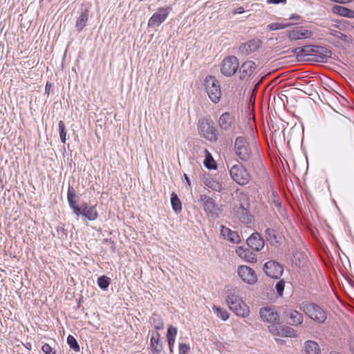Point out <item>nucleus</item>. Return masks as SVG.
Here are the masks:
<instances>
[{"mask_svg": "<svg viewBox=\"0 0 354 354\" xmlns=\"http://www.w3.org/2000/svg\"><path fill=\"white\" fill-rule=\"evenodd\" d=\"M235 154L242 161H249L259 155L257 142L254 136H238L234 141Z\"/></svg>", "mask_w": 354, "mask_h": 354, "instance_id": "1", "label": "nucleus"}, {"mask_svg": "<svg viewBox=\"0 0 354 354\" xmlns=\"http://www.w3.org/2000/svg\"><path fill=\"white\" fill-rule=\"evenodd\" d=\"M301 310L310 319L319 324H324L327 319L326 312L316 304H303Z\"/></svg>", "mask_w": 354, "mask_h": 354, "instance_id": "2", "label": "nucleus"}, {"mask_svg": "<svg viewBox=\"0 0 354 354\" xmlns=\"http://www.w3.org/2000/svg\"><path fill=\"white\" fill-rule=\"evenodd\" d=\"M206 92L214 103L219 102L221 96V91L219 82L214 76L208 75L205 80Z\"/></svg>", "mask_w": 354, "mask_h": 354, "instance_id": "3", "label": "nucleus"}, {"mask_svg": "<svg viewBox=\"0 0 354 354\" xmlns=\"http://www.w3.org/2000/svg\"><path fill=\"white\" fill-rule=\"evenodd\" d=\"M199 132L206 140L215 142L217 140L216 129L214 127L212 120L209 118H204L198 122Z\"/></svg>", "mask_w": 354, "mask_h": 354, "instance_id": "4", "label": "nucleus"}, {"mask_svg": "<svg viewBox=\"0 0 354 354\" xmlns=\"http://www.w3.org/2000/svg\"><path fill=\"white\" fill-rule=\"evenodd\" d=\"M230 174L232 178L241 185H246L250 179L249 173L241 165H233L230 170Z\"/></svg>", "mask_w": 354, "mask_h": 354, "instance_id": "5", "label": "nucleus"}, {"mask_svg": "<svg viewBox=\"0 0 354 354\" xmlns=\"http://www.w3.org/2000/svg\"><path fill=\"white\" fill-rule=\"evenodd\" d=\"M239 67V62L235 56H228L222 61L221 73L227 77L232 76Z\"/></svg>", "mask_w": 354, "mask_h": 354, "instance_id": "6", "label": "nucleus"}, {"mask_svg": "<svg viewBox=\"0 0 354 354\" xmlns=\"http://www.w3.org/2000/svg\"><path fill=\"white\" fill-rule=\"evenodd\" d=\"M169 7H162L158 9L153 14L151 18L148 21L149 27H156L159 26L163 23L167 18L170 12Z\"/></svg>", "mask_w": 354, "mask_h": 354, "instance_id": "7", "label": "nucleus"}, {"mask_svg": "<svg viewBox=\"0 0 354 354\" xmlns=\"http://www.w3.org/2000/svg\"><path fill=\"white\" fill-rule=\"evenodd\" d=\"M313 35V31L306 29L304 26L295 27L288 32V38L290 41L310 39Z\"/></svg>", "mask_w": 354, "mask_h": 354, "instance_id": "8", "label": "nucleus"}, {"mask_svg": "<svg viewBox=\"0 0 354 354\" xmlns=\"http://www.w3.org/2000/svg\"><path fill=\"white\" fill-rule=\"evenodd\" d=\"M263 271L270 277L279 279L283 274V266L274 261H269L263 265Z\"/></svg>", "mask_w": 354, "mask_h": 354, "instance_id": "9", "label": "nucleus"}, {"mask_svg": "<svg viewBox=\"0 0 354 354\" xmlns=\"http://www.w3.org/2000/svg\"><path fill=\"white\" fill-rule=\"evenodd\" d=\"M233 209L236 217L240 221V222L245 225H250L252 223L253 216L250 214V211L242 204L240 203L239 205H235Z\"/></svg>", "mask_w": 354, "mask_h": 354, "instance_id": "10", "label": "nucleus"}, {"mask_svg": "<svg viewBox=\"0 0 354 354\" xmlns=\"http://www.w3.org/2000/svg\"><path fill=\"white\" fill-rule=\"evenodd\" d=\"M261 41L259 39H252L248 42L241 44L239 48L238 53L241 55H248L257 51L261 46Z\"/></svg>", "mask_w": 354, "mask_h": 354, "instance_id": "11", "label": "nucleus"}, {"mask_svg": "<svg viewBox=\"0 0 354 354\" xmlns=\"http://www.w3.org/2000/svg\"><path fill=\"white\" fill-rule=\"evenodd\" d=\"M261 319L268 323L279 324V316L277 312L272 307H263L260 309Z\"/></svg>", "mask_w": 354, "mask_h": 354, "instance_id": "12", "label": "nucleus"}, {"mask_svg": "<svg viewBox=\"0 0 354 354\" xmlns=\"http://www.w3.org/2000/svg\"><path fill=\"white\" fill-rule=\"evenodd\" d=\"M238 274L240 278L249 284H254L257 281L255 272L247 266H241L238 268Z\"/></svg>", "mask_w": 354, "mask_h": 354, "instance_id": "13", "label": "nucleus"}, {"mask_svg": "<svg viewBox=\"0 0 354 354\" xmlns=\"http://www.w3.org/2000/svg\"><path fill=\"white\" fill-rule=\"evenodd\" d=\"M76 194L74 189L69 186L67 192V200L68 202L69 207L73 210V213L79 217L80 215L83 216L84 208L83 203L79 207L75 201Z\"/></svg>", "mask_w": 354, "mask_h": 354, "instance_id": "14", "label": "nucleus"}, {"mask_svg": "<svg viewBox=\"0 0 354 354\" xmlns=\"http://www.w3.org/2000/svg\"><path fill=\"white\" fill-rule=\"evenodd\" d=\"M218 123L222 130L231 131L235 124V117L229 112H225L220 116Z\"/></svg>", "mask_w": 354, "mask_h": 354, "instance_id": "15", "label": "nucleus"}, {"mask_svg": "<svg viewBox=\"0 0 354 354\" xmlns=\"http://www.w3.org/2000/svg\"><path fill=\"white\" fill-rule=\"evenodd\" d=\"M199 201L202 203V206L206 213L212 215L217 214L218 208L212 198L202 194L200 196Z\"/></svg>", "mask_w": 354, "mask_h": 354, "instance_id": "16", "label": "nucleus"}, {"mask_svg": "<svg viewBox=\"0 0 354 354\" xmlns=\"http://www.w3.org/2000/svg\"><path fill=\"white\" fill-rule=\"evenodd\" d=\"M247 244L251 249L260 251L264 247L265 242L259 233L254 232L247 239Z\"/></svg>", "mask_w": 354, "mask_h": 354, "instance_id": "17", "label": "nucleus"}, {"mask_svg": "<svg viewBox=\"0 0 354 354\" xmlns=\"http://www.w3.org/2000/svg\"><path fill=\"white\" fill-rule=\"evenodd\" d=\"M241 300L242 299L239 296V290L237 288H232L227 290L226 302L230 310Z\"/></svg>", "mask_w": 354, "mask_h": 354, "instance_id": "18", "label": "nucleus"}, {"mask_svg": "<svg viewBox=\"0 0 354 354\" xmlns=\"http://www.w3.org/2000/svg\"><path fill=\"white\" fill-rule=\"evenodd\" d=\"M257 65L252 61H246L242 64L239 68V78L244 80L246 77L250 76L254 70L256 69Z\"/></svg>", "mask_w": 354, "mask_h": 354, "instance_id": "19", "label": "nucleus"}, {"mask_svg": "<svg viewBox=\"0 0 354 354\" xmlns=\"http://www.w3.org/2000/svg\"><path fill=\"white\" fill-rule=\"evenodd\" d=\"M221 234L225 239L232 243L238 244L241 242V238L236 232L232 231L223 225L221 226Z\"/></svg>", "mask_w": 354, "mask_h": 354, "instance_id": "20", "label": "nucleus"}, {"mask_svg": "<svg viewBox=\"0 0 354 354\" xmlns=\"http://www.w3.org/2000/svg\"><path fill=\"white\" fill-rule=\"evenodd\" d=\"M236 252L239 257L248 262L253 263L257 261L256 254L248 248L241 246L238 247L236 250Z\"/></svg>", "mask_w": 354, "mask_h": 354, "instance_id": "21", "label": "nucleus"}, {"mask_svg": "<svg viewBox=\"0 0 354 354\" xmlns=\"http://www.w3.org/2000/svg\"><path fill=\"white\" fill-rule=\"evenodd\" d=\"M237 316L241 317H248L250 315V308L248 305L241 300L237 304L234 305V307L231 310Z\"/></svg>", "mask_w": 354, "mask_h": 354, "instance_id": "22", "label": "nucleus"}, {"mask_svg": "<svg viewBox=\"0 0 354 354\" xmlns=\"http://www.w3.org/2000/svg\"><path fill=\"white\" fill-rule=\"evenodd\" d=\"M160 337V335L158 332L153 333L151 337L150 344L153 354H160L162 350V345Z\"/></svg>", "mask_w": 354, "mask_h": 354, "instance_id": "23", "label": "nucleus"}, {"mask_svg": "<svg viewBox=\"0 0 354 354\" xmlns=\"http://www.w3.org/2000/svg\"><path fill=\"white\" fill-rule=\"evenodd\" d=\"M303 348L306 354H320L321 349L317 342L307 340L304 343Z\"/></svg>", "mask_w": 354, "mask_h": 354, "instance_id": "24", "label": "nucleus"}, {"mask_svg": "<svg viewBox=\"0 0 354 354\" xmlns=\"http://www.w3.org/2000/svg\"><path fill=\"white\" fill-rule=\"evenodd\" d=\"M313 54L318 55L319 61L326 62L331 57L332 53L325 47L314 46Z\"/></svg>", "mask_w": 354, "mask_h": 354, "instance_id": "25", "label": "nucleus"}, {"mask_svg": "<svg viewBox=\"0 0 354 354\" xmlns=\"http://www.w3.org/2000/svg\"><path fill=\"white\" fill-rule=\"evenodd\" d=\"M88 9L82 10L80 17L77 19L75 23V28L80 32L86 26L88 19Z\"/></svg>", "mask_w": 354, "mask_h": 354, "instance_id": "26", "label": "nucleus"}, {"mask_svg": "<svg viewBox=\"0 0 354 354\" xmlns=\"http://www.w3.org/2000/svg\"><path fill=\"white\" fill-rule=\"evenodd\" d=\"M287 316L290 319L289 324L292 326H299L302 324L304 320L303 315L297 310H290Z\"/></svg>", "mask_w": 354, "mask_h": 354, "instance_id": "27", "label": "nucleus"}, {"mask_svg": "<svg viewBox=\"0 0 354 354\" xmlns=\"http://www.w3.org/2000/svg\"><path fill=\"white\" fill-rule=\"evenodd\" d=\"M84 213L83 216L89 221L95 220L98 214L95 206L88 207L87 203H83Z\"/></svg>", "mask_w": 354, "mask_h": 354, "instance_id": "28", "label": "nucleus"}, {"mask_svg": "<svg viewBox=\"0 0 354 354\" xmlns=\"http://www.w3.org/2000/svg\"><path fill=\"white\" fill-rule=\"evenodd\" d=\"M203 183L206 187L216 192H220L223 189L222 183L211 177L205 178Z\"/></svg>", "mask_w": 354, "mask_h": 354, "instance_id": "29", "label": "nucleus"}, {"mask_svg": "<svg viewBox=\"0 0 354 354\" xmlns=\"http://www.w3.org/2000/svg\"><path fill=\"white\" fill-rule=\"evenodd\" d=\"M332 10L333 13L338 15L348 18H354V10H352L348 8L342 6H333Z\"/></svg>", "mask_w": 354, "mask_h": 354, "instance_id": "30", "label": "nucleus"}, {"mask_svg": "<svg viewBox=\"0 0 354 354\" xmlns=\"http://www.w3.org/2000/svg\"><path fill=\"white\" fill-rule=\"evenodd\" d=\"M314 46H304L294 48L292 52L297 57H302L313 54Z\"/></svg>", "mask_w": 354, "mask_h": 354, "instance_id": "31", "label": "nucleus"}, {"mask_svg": "<svg viewBox=\"0 0 354 354\" xmlns=\"http://www.w3.org/2000/svg\"><path fill=\"white\" fill-rule=\"evenodd\" d=\"M266 236L267 240L272 245H277L279 243V237L275 230L268 228L266 230Z\"/></svg>", "mask_w": 354, "mask_h": 354, "instance_id": "32", "label": "nucleus"}, {"mask_svg": "<svg viewBox=\"0 0 354 354\" xmlns=\"http://www.w3.org/2000/svg\"><path fill=\"white\" fill-rule=\"evenodd\" d=\"M171 204L173 210L176 213H179L181 212V210H182L181 201L178 198L177 194L174 192H173L171 194Z\"/></svg>", "mask_w": 354, "mask_h": 354, "instance_id": "33", "label": "nucleus"}, {"mask_svg": "<svg viewBox=\"0 0 354 354\" xmlns=\"http://www.w3.org/2000/svg\"><path fill=\"white\" fill-rule=\"evenodd\" d=\"M151 324L157 330L163 329L164 324L161 317L158 314H153L151 318Z\"/></svg>", "mask_w": 354, "mask_h": 354, "instance_id": "34", "label": "nucleus"}, {"mask_svg": "<svg viewBox=\"0 0 354 354\" xmlns=\"http://www.w3.org/2000/svg\"><path fill=\"white\" fill-rule=\"evenodd\" d=\"M280 336L295 337H296L295 330L288 326H280Z\"/></svg>", "mask_w": 354, "mask_h": 354, "instance_id": "35", "label": "nucleus"}, {"mask_svg": "<svg viewBox=\"0 0 354 354\" xmlns=\"http://www.w3.org/2000/svg\"><path fill=\"white\" fill-rule=\"evenodd\" d=\"M206 156L204 160V165L209 169H216V164L214 160L213 159L212 155L207 150H205Z\"/></svg>", "mask_w": 354, "mask_h": 354, "instance_id": "36", "label": "nucleus"}, {"mask_svg": "<svg viewBox=\"0 0 354 354\" xmlns=\"http://www.w3.org/2000/svg\"><path fill=\"white\" fill-rule=\"evenodd\" d=\"M213 310L216 316L221 318L222 320L225 321L229 318V313L227 311L219 306H214Z\"/></svg>", "mask_w": 354, "mask_h": 354, "instance_id": "37", "label": "nucleus"}, {"mask_svg": "<svg viewBox=\"0 0 354 354\" xmlns=\"http://www.w3.org/2000/svg\"><path fill=\"white\" fill-rule=\"evenodd\" d=\"M111 279L109 277L102 275L97 279V285L102 290H106L110 284Z\"/></svg>", "mask_w": 354, "mask_h": 354, "instance_id": "38", "label": "nucleus"}, {"mask_svg": "<svg viewBox=\"0 0 354 354\" xmlns=\"http://www.w3.org/2000/svg\"><path fill=\"white\" fill-rule=\"evenodd\" d=\"M59 127V137L60 140L62 143H65L66 140V134L67 131L66 129L65 124L62 120H60L58 124Z\"/></svg>", "mask_w": 354, "mask_h": 354, "instance_id": "39", "label": "nucleus"}, {"mask_svg": "<svg viewBox=\"0 0 354 354\" xmlns=\"http://www.w3.org/2000/svg\"><path fill=\"white\" fill-rule=\"evenodd\" d=\"M67 343L70 348L75 352L80 351V346L76 339L71 335H69L67 337Z\"/></svg>", "mask_w": 354, "mask_h": 354, "instance_id": "40", "label": "nucleus"}, {"mask_svg": "<svg viewBox=\"0 0 354 354\" xmlns=\"http://www.w3.org/2000/svg\"><path fill=\"white\" fill-rule=\"evenodd\" d=\"M291 24L290 23L288 24H283V23H272L268 25V28L270 30H277L280 29L286 28L288 26H290Z\"/></svg>", "mask_w": 354, "mask_h": 354, "instance_id": "41", "label": "nucleus"}, {"mask_svg": "<svg viewBox=\"0 0 354 354\" xmlns=\"http://www.w3.org/2000/svg\"><path fill=\"white\" fill-rule=\"evenodd\" d=\"M330 34L342 41H346L347 40L348 36L337 30H330Z\"/></svg>", "mask_w": 354, "mask_h": 354, "instance_id": "42", "label": "nucleus"}, {"mask_svg": "<svg viewBox=\"0 0 354 354\" xmlns=\"http://www.w3.org/2000/svg\"><path fill=\"white\" fill-rule=\"evenodd\" d=\"M279 324H272L271 326L268 327L269 331L274 335L280 336V326Z\"/></svg>", "mask_w": 354, "mask_h": 354, "instance_id": "43", "label": "nucleus"}, {"mask_svg": "<svg viewBox=\"0 0 354 354\" xmlns=\"http://www.w3.org/2000/svg\"><path fill=\"white\" fill-rule=\"evenodd\" d=\"M177 335V328L169 326L167 329V338H176Z\"/></svg>", "mask_w": 354, "mask_h": 354, "instance_id": "44", "label": "nucleus"}, {"mask_svg": "<svg viewBox=\"0 0 354 354\" xmlns=\"http://www.w3.org/2000/svg\"><path fill=\"white\" fill-rule=\"evenodd\" d=\"M190 351V347L185 343L179 344V354H188Z\"/></svg>", "mask_w": 354, "mask_h": 354, "instance_id": "45", "label": "nucleus"}, {"mask_svg": "<svg viewBox=\"0 0 354 354\" xmlns=\"http://www.w3.org/2000/svg\"><path fill=\"white\" fill-rule=\"evenodd\" d=\"M42 351L45 354H56V351L48 344H44L41 347Z\"/></svg>", "mask_w": 354, "mask_h": 354, "instance_id": "46", "label": "nucleus"}, {"mask_svg": "<svg viewBox=\"0 0 354 354\" xmlns=\"http://www.w3.org/2000/svg\"><path fill=\"white\" fill-rule=\"evenodd\" d=\"M284 281H279L277 283L275 286L276 290L279 295L281 296L284 290Z\"/></svg>", "mask_w": 354, "mask_h": 354, "instance_id": "47", "label": "nucleus"}, {"mask_svg": "<svg viewBox=\"0 0 354 354\" xmlns=\"http://www.w3.org/2000/svg\"><path fill=\"white\" fill-rule=\"evenodd\" d=\"M57 232L58 236H59L60 238H63L64 236H66V235H67L66 230L63 227H60V226L57 227Z\"/></svg>", "mask_w": 354, "mask_h": 354, "instance_id": "48", "label": "nucleus"}, {"mask_svg": "<svg viewBox=\"0 0 354 354\" xmlns=\"http://www.w3.org/2000/svg\"><path fill=\"white\" fill-rule=\"evenodd\" d=\"M287 0H267L268 3L278 4L280 3H286Z\"/></svg>", "mask_w": 354, "mask_h": 354, "instance_id": "49", "label": "nucleus"}, {"mask_svg": "<svg viewBox=\"0 0 354 354\" xmlns=\"http://www.w3.org/2000/svg\"><path fill=\"white\" fill-rule=\"evenodd\" d=\"M167 339L169 347H174L176 338H167Z\"/></svg>", "mask_w": 354, "mask_h": 354, "instance_id": "50", "label": "nucleus"}, {"mask_svg": "<svg viewBox=\"0 0 354 354\" xmlns=\"http://www.w3.org/2000/svg\"><path fill=\"white\" fill-rule=\"evenodd\" d=\"M244 12V10H243V8L242 7H239L236 9H235L233 12L234 14H241Z\"/></svg>", "mask_w": 354, "mask_h": 354, "instance_id": "51", "label": "nucleus"}, {"mask_svg": "<svg viewBox=\"0 0 354 354\" xmlns=\"http://www.w3.org/2000/svg\"><path fill=\"white\" fill-rule=\"evenodd\" d=\"M184 178L186 180L187 185L189 186H190L191 185V182H190L189 178L188 177V176L186 174H184Z\"/></svg>", "mask_w": 354, "mask_h": 354, "instance_id": "52", "label": "nucleus"}, {"mask_svg": "<svg viewBox=\"0 0 354 354\" xmlns=\"http://www.w3.org/2000/svg\"><path fill=\"white\" fill-rule=\"evenodd\" d=\"M300 17L297 15H292L291 17H290V19H298Z\"/></svg>", "mask_w": 354, "mask_h": 354, "instance_id": "53", "label": "nucleus"}, {"mask_svg": "<svg viewBox=\"0 0 354 354\" xmlns=\"http://www.w3.org/2000/svg\"><path fill=\"white\" fill-rule=\"evenodd\" d=\"M275 203H276V205L278 206V205H280V203L279 201V199H275L274 201Z\"/></svg>", "mask_w": 354, "mask_h": 354, "instance_id": "54", "label": "nucleus"}, {"mask_svg": "<svg viewBox=\"0 0 354 354\" xmlns=\"http://www.w3.org/2000/svg\"><path fill=\"white\" fill-rule=\"evenodd\" d=\"M329 354H340V353L339 352H337V351H330L329 353Z\"/></svg>", "mask_w": 354, "mask_h": 354, "instance_id": "55", "label": "nucleus"}, {"mask_svg": "<svg viewBox=\"0 0 354 354\" xmlns=\"http://www.w3.org/2000/svg\"><path fill=\"white\" fill-rule=\"evenodd\" d=\"M24 346H26L27 348L30 349V347H29V346H30V344H27L26 345H25V344H24Z\"/></svg>", "mask_w": 354, "mask_h": 354, "instance_id": "56", "label": "nucleus"}, {"mask_svg": "<svg viewBox=\"0 0 354 354\" xmlns=\"http://www.w3.org/2000/svg\"><path fill=\"white\" fill-rule=\"evenodd\" d=\"M169 351H170V352H171V353H172V352H173V348H174V347H169Z\"/></svg>", "mask_w": 354, "mask_h": 354, "instance_id": "57", "label": "nucleus"}, {"mask_svg": "<svg viewBox=\"0 0 354 354\" xmlns=\"http://www.w3.org/2000/svg\"><path fill=\"white\" fill-rule=\"evenodd\" d=\"M351 28L354 29V21L351 24Z\"/></svg>", "mask_w": 354, "mask_h": 354, "instance_id": "58", "label": "nucleus"}, {"mask_svg": "<svg viewBox=\"0 0 354 354\" xmlns=\"http://www.w3.org/2000/svg\"><path fill=\"white\" fill-rule=\"evenodd\" d=\"M48 86H50V85L47 83L46 85V89L49 88Z\"/></svg>", "mask_w": 354, "mask_h": 354, "instance_id": "59", "label": "nucleus"}, {"mask_svg": "<svg viewBox=\"0 0 354 354\" xmlns=\"http://www.w3.org/2000/svg\"><path fill=\"white\" fill-rule=\"evenodd\" d=\"M48 86H50V85L47 83L46 85V89L49 88Z\"/></svg>", "mask_w": 354, "mask_h": 354, "instance_id": "60", "label": "nucleus"}]
</instances>
